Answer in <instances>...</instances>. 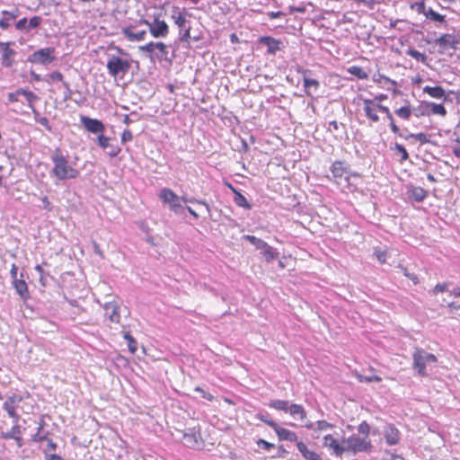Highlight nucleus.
Segmentation results:
<instances>
[{"mask_svg": "<svg viewBox=\"0 0 460 460\" xmlns=\"http://www.w3.org/2000/svg\"><path fill=\"white\" fill-rule=\"evenodd\" d=\"M32 113L34 115L35 121L43 126L48 131H52V127L47 117H41L36 109H33Z\"/></svg>", "mask_w": 460, "mask_h": 460, "instance_id": "33", "label": "nucleus"}, {"mask_svg": "<svg viewBox=\"0 0 460 460\" xmlns=\"http://www.w3.org/2000/svg\"><path fill=\"white\" fill-rule=\"evenodd\" d=\"M16 52L10 47L5 49L4 51L2 52V65L4 67H11L14 64V58Z\"/></svg>", "mask_w": 460, "mask_h": 460, "instance_id": "32", "label": "nucleus"}, {"mask_svg": "<svg viewBox=\"0 0 460 460\" xmlns=\"http://www.w3.org/2000/svg\"><path fill=\"white\" fill-rule=\"evenodd\" d=\"M459 42V40L456 39L454 34L450 33L442 34L439 38L435 40V43L443 50L448 47L453 49H456Z\"/></svg>", "mask_w": 460, "mask_h": 460, "instance_id": "16", "label": "nucleus"}, {"mask_svg": "<svg viewBox=\"0 0 460 460\" xmlns=\"http://www.w3.org/2000/svg\"><path fill=\"white\" fill-rule=\"evenodd\" d=\"M22 95H23L28 102V106L33 111L35 109L34 103L39 100V97L32 92L23 89L22 92Z\"/></svg>", "mask_w": 460, "mask_h": 460, "instance_id": "34", "label": "nucleus"}, {"mask_svg": "<svg viewBox=\"0 0 460 460\" xmlns=\"http://www.w3.org/2000/svg\"><path fill=\"white\" fill-rule=\"evenodd\" d=\"M108 149L107 154L110 157H116L121 150L119 146L113 144H111L110 146H108Z\"/></svg>", "mask_w": 460, "mask_h": 460, "instance_id": "54", "label": "nucleus"}, {"mask_svg": "<svg viewBox=\"0 0 460 460\" xmlns=\"http://www.w3.org/2000/svg\"><path fill=\"white\" fill-rule=\"evenodd\" d=\"M130 62L117 56H112L107 62L106 67L110 75L117 77L124 75L130 69Z\"/></svg>", "mask_w": 460, "mask_h": 460, "instance_id": "6", "label": "nucleus"}, {"mask_svg": "<svg viewBox=\"0 0 460 460\" xmlns=\"http://www.w3.org/2000/svg\"><path fill=\"white\" fill-rule=\"evenodd\" d=\"M80 121L84 128L91 133L100 135L105 130L104 124L97 119H92L87 116H81Z\"/></svg>", "mask_w": 460, "mask_h": 460, "instance_id": "11", "label": "nucleus"}, {"mask_svg": "<svg viewBox=\"0 0 460 460\" xmlns=\"http://www.w3.org/2000/svg\"><path fill=\"white\" fill-rule=\"evenodd\" d=\"M15 28H16V30H18V31H29V30H28V22H27V19H26V18L20 19V20L15 23Z\"/></svg>", "mask_w": 460, "mask_h": 460, "instance_id": "56", "label": "nucleus"}, {"mask_svg": "<svg viewBox=\"0 0 460 460\" xmlns=\"http://www.w3.org/2000/svg\"><path fill=\"white\" fill-rule=\"evenodd\" d=\"M22 401V397L16 394L7 396L3 404V408L8 413L9 417H14V411H16Z\"/></svg>", "mask_w": 460, "mask_h": 460, "instance_id": "17", "label": "nucleus"}, {"mask_svg": "<svg viewBox=\"0 0 460 460\" xmlns=\"http://www.w3.org/2000/svg\"><path fill=\"white\" fill-rule=\"evenodd\" d=\"M18 13V9H14L13 11L3 10L1 12L3 17L0 19V28L3 30L8 29L11 25V22L17 18Z\"/></svg>", "mask_w": 460, "mask_h": 460, "instance_id": "21", "label": "nucleus"}, {"mask_svg": "<svg viewBox=\"0 0 460 460\" xmlns=\"http://www.w3.org/2000/svg\"><path fill=\"white\" fill-rule=\"evenodd\" d=\"M423 92L436 99H446V92L441 86H425Z\"/></svg>", "mask_w": 460, "mask_h": 460, "instance_id": "31", "label": "nucleus"}, {"mask_svg": "<svg viewBox=\"0 0 460 460\" xmlns=\"http://www.w3.org/2000/svg\"><path fill=\"white\" fill-rule=\"evenodd\" d=\"M45 81L48 84H52V83H54L56 81L63 83L64 82V76H63V75L59 71H54V72H52L51 74H49L48 75V78H46Z\"/></svg>", "mask_w": 460, "mask_h": 460, "instance_id": "45", "label": "nucleus"}, {"mask_svg": "<svg viewBox=\"0 0 460 460\" xmlns=\"http://www.w3.org/2000/svg\"><path fill=\"white\" fill-rule=\"evenodd\" d=\"M64 88H65V92H64V100L66 101L68 99H70L71 95H72V90L70 88V85L67 82L64 81L62 83Z\"/></svg>", "mask_w": 460, "mask_h": 460, "instance_id": "60", "label": "nucleus"}, {"mask_svg": "<svg viewBox=\"0 0 460 460\" xmlns=\"http://www.w3.org/2000/svg\"><path fill=\"white\" fill-rule=\"evenodd\" d=\"M13 286L16 291V293L24 300L29 298L30 294L28 290V286L25 280L23 279H14L13 280Z\"/></svg>", "mask_w": 460, "mask_h": 460, "instance_id": "26", "label": "nucleus"}, {"mask_svg": "<svg viewBox=\"0 0 460 460\" xmlns=\"http://www.w3.org/2000/svg\"><path fill=\"white\" fill-rule=\"evenodd\" d=\"M35 270L40 274V283L41 284V286L46 287L47 286V278H46V273H45L42 266L40 264L36 265Z\"/></svg>", "mask_w": 460, "mask_h": 460, "instance_id": "50", "label": "nucleus"}, {"mask_svg": "<svg viewBox=\"0 0 460 460\" xmlns=\"http://www.w3.org/2000/svg\"><path fill=\"white\" fill-rule=\"evenodd\" d=\"M272 429L277 434L279 440H285L289 442L297 441V435L294 431L282 428L278 423L273 424Z\"/></svg>", "mask_w": 460, "mask_h": 460, "instance_id": "19", "label": "nucleus"}, {"mask_svg": "<svg viewBox=\"0 0 460 460\" xmlns=\"http://www.w3.org/2000/svg\"><path fill=\"white\" fill-rule=\"evenodd\" d=\"M425 16L428 19H430L432 21L438 22H444L446 21L444 15L435 12L431 7H428Z\"/></svg>", "mask_w": 460, "mask_h": 460, "instance_id": "38", "label": "nucleus"}, {"mask_svg": "<svg viewBox=\"0 0 460 460\" xmlns=\"http://www.w3.org/2000/svg\"><path fill=\"white\" fill-rule=\"evenodd\" d=\"M348 72L355 75L358 79H367L368 77L367 73L358 66H352L348 69Z\"/></svg>", "mask_w": 460, "mask_h": 460, "instance_id": "35", "label": "nucleus"}, {"mask_svg": "<svg viewBox=\"0 0 460 460\" xmlns=\"http://www.w3.org/2000/svg\"><path fill=\"white\" fill-rule=\"evenodd\" d=\"M140 24H146L149 27L151 35L155 38H164L169 33V26L164 20L155 18L153 22H149L147 20L142 19L139 21Z\"/></svg>", "mask_w": 460, "mask_h": 460, "instance_id": "8", "label": "nucleus"}, {"mask_svg": "<svg viewBox=\"0 0 460 460\" xmlns=\"http://www.w3.org/2000/svg\"><path fill=\"white\" fill-rule=\"evenodd\" d=\"M407 54L413 58L414 59H416L417 61H420L423 64H425L427 62V56L424 54V53H421L414 49H410L408 51H407Z\"/></svg>", "mask_w": 460, "mask_h": 460, "instance_id": "40", "label": "nucleus"}, {"mask_svg": "<svg viewBox=\"0 0 460 460\" xmlns=\"http://www.w3.org/2000/svg\"><path fill=\"white\" fill-rule=\"evenodd\" d=\"M364 103V113L366 117H367L371 121L377 122L379 121V116L377 115V108L376 102L375 100L361 98Z\"/></svg>", "mask_w": 460, "mask_h": 460, "instance_id": "18", "label": "nucleus"}, {"mask_svg": "<svg viewBox=\"0 0 460 460\" xmlns=\"http://www.w3.org/2000/svg\"><path fill=\"white\" fill-rule=\"evenodd\" d=\"M160 199L163 202L169 205L170 209L177 215L182 214L184 208L180 202V197L177 196L172 190L164 188L160 191Z\"/></svg>", "mask_w": 460, "mask_h": 460, "instance_id": "7", "label": "nucleus"}, {"mask_svg": "<svg viewBox=\"0 0 460 460\" xmlns=\"http://www.w3.org/2000/svg\"><path fill=\"white\" fill-rule=\"evenodd\" d=\"M45 460H63L61 456L56 454H45Z\"/></svg>", "mask_w": 460, "mask_h": 460, "instance_id": "64", "label": "nucleus"}, {"mask_svg": "<svg viewBox=\"0 0 460 460\" xmlns=\"http://www.w3.org/2000/svg\"><path fill=\"white\" fill-rule=\"evenodd\" d=\"M255 418L257 420L264 422L265 424L270 426L271 429H272V425L277 423L275 420H273L270 418L269 412H267V411H261V412L256 413Z\"/></svg>", "mask_w": 460, "mask_h": 460, "instance_id": "37", "label": "nucleus"}, {"mask_svg": "<svg viewBox=\"0 0 460 460\" xmlns=\"http://www.w3.org/2000/svg\"><path fill=\"white\" fill-rule=\"evenodd\" d=\"M229 188L232 190V191L234 194V201L236 206H238L240 208H243L245 209H251L252 208V205L248 202L246 198L241 192H239L231 184H229Z\"/></svg>", "mask_w": 460, "mask_h": 460, "instance_id": "27", "label": "nucleus"}, {"mask_svg": "<svg viewBox=\"0 0 460 460\" xmlns=\"http://www.w3.org/2000/svg\"><path fill=\"white\" fill-rule=\"evenodd\" d=\"M412 368L417 371L420 376H427V367L435 365L438 362L437 357L423 349H416L412 354Z\"/></svg>", "mask_w": 460, "mask_h": 460, "instance_id": "2", "label": "nucleus"}, {"mask_svg": "<svg viewBox=\"0 0 460 460\" xmlns=\"http://www.w3.org/2000/svg\"><path fill=\"white\" fill-rule=\"evenodd\" d=\"M171 18L174 22V24L179 28V41L190 43L191 39L190 27L187 25L188 22L185 15L178 6L172 7Z\"/></svg>", "mask_w": 460, "mask_h": 460, "instance_id": "4", "label": "nucleus"}, {"mask_svg": "<svg viewBox=\"0 0 460 460\" xmlns=\"http://www.w3.org/2000/svg\"><path fill=\"white\" fill-rule=\"evenodd\" d=\"M256 443H257L258 447H260L267 451L270 450L271 448H273L275 447L274 444L270 443L263 438H259Z\"/></svg>", "mask_w": 460, "mask_h": 460, "instance_id": "55", "label": "nucleus"}, {"mask_svg": "<svg viewBox=\"0 0 460 460\" xmlns=\"http://www.w3.org/2000/svg\"><path fill=\"white\" fill-rule=\"evenodd\" d=\"M123 36L131 42H138L144 40L146 36V31H136L134 25L123 27L121 30Z\"/></svg>", "mask_w": 460, "mask_h": 460, "instance_id": "15", "label": "nucleus"}, {"mask_svg": "<svg viewBox=\"0 0 460 460\" xmlns=\"http://www.w3.org/2000/svg\"><path fill=\"white\" fill-rule=\"evenodd\" d=\"M133 138V135L129 129H125L121 134V142L126 143L131 141Z\"/></svg>", "mask_w": 460, "mask_h": 460, "instance_id": "61", "label": "nucleus"}, {"mask_svg": "<svg viewBox=\"0 0 460 460\" xmlns=\"http://www.w3.org/2000/svg\"><path fill=\"white\" fill-rule=\"evenodd\" d=\"M343 443L345 452H351L354 455L359 452H369L372 448L369 438H360L356 435L344 438Z\"/></svg>", "mask_w": 460, "mask_h": 460, "instance_id": "5", "label": "nucleus"}, {"mask_svg": "<svg viewBox=\"0 0 460 460\" xmlns=\"http://www.w3.org/2000/svg\"><path fill=\"white\" fill-rule=\"evenodd\" d=\"M334 428V425L326 420H318L315 423L314 431H323Z\"/></svg>", "mask_w": 460, "mask_h": 460, "instance_id": "47", "label": "nucleus"}, {"mask_svg": "<svg viewBox=\"0 0 460 460\" xmlns=\"http://www.w3.org/2000/svg\"><path fill=\"white\" fill-rule=\"evenodd\" d=\"M288 412L295 420H303L306 418L305 410L301 404L291 403Z\"/></svg>", "mask_w": 460, "mask_h": 460, "instance_id": "30", "label": "nucleus"}, {"mask_svg": "<svg viewBox=\"0 0 460 460\" xmlns=\"http://www.w3.org/2000/svg\"><path fill=\"white\" fill-rule=\"evenodd\" d=\"M296 447L305 460H319L321 458L319 454L308 449L307 446L302 441L296 443Z\"/></svg>", "mask_w": 460, "mask_h": 460, "instance_id": "25", "label": "nucleus"}, {"mask_svg": "<svg viewBox=\"0 0 460 460\" xmlns=\"http://www.w3.org/2000/svg\"><path fill=\"white\" fill-rule=\"evenodd\" d=\"M290 405L291 402L289 401L279 399L270 400L268 403L270 408L284 412H288Z\"/></svg>", "mask_w": 460, "mask_h": 460, "instance_id": "29", "label": "nucleus"}, {"mask_svg": "<svg viewBox=\"0 0 460 460\" xmlns=\"http://www.w3.org/2000/svg\"><path fill=\"white\" fill-rule=\"evenodd\" d=\"M331 172L334 178H341L348 172V167L345 165L344 162L335 161L331 166Z\"/></svg>", "mask_w": 460, "mask_h": 460, "instance_id": "28", "label": "nucleus"}, {"mask_svg": "<svg viewBox=\"0 0 460 460\" xmlns=\"http://www.w3.org/2000/svg\"><path fill=\"white\" fill-rule=\"evenodd\" d=\"M22 92H23V88H19L15 92L9 93L7 94V100L10 102H15L19 101V96L22 95Z\"/></svg>", "mask_w": 460, "mask_h": 460, "instance_id": "52", "label": "nucleus"}, {"mask_svg": "<svg viewBox=\"0 0 460 460\" xmlns=\"http://www.w3.org/2000/svg\"><path fill=\"white\" fill-rule=\"evenodd\" d=\"M40 431H41V430H39V429H37V432H36V434H34V435H33V437H32V440H33L34 442H41V441H44V440H46V439H47V436H46V435H41V434H40Z\"/></svg>", "mask_w": 460, "mask_h": 460, "instance_id": "62", "label": "nucleus"}, {"mask_svg": "<svg viewBox=\"0 0 460 460\" xmlns=\"http://www.w3.org/2000/svg\"><path fill=\"white\" fill-rule=\"evenodd\" d=\"M394 149L401 155V162L406 161L409 158V154L402 145L395 143Z\"/></svg>", "mask_w": 460, "mask_h": 460, "instance_id": "46", "label": "nucleus"}, {"mask_svg": "<svg viewBox=\"0 0 460 460\" xmlns=\"http://www.w3.org/2000/svg\"><path fill=\"white\" fill-rule=\"evenodd\" d=\"M261 251L267 261H273L277 256V253L274 252V249L268 243H266V247L262 248V250Z\"/></svg>", "mask_w": 460, "mask_h": 460, "instance_id": "41", "label": "nucleus"}, {"mask_svg": "<svg viewBox=\"0 0 460 460\" xmlns=\"http://www.w3.org/2000/svg\"><path fill=\"white\" fill-rule=\"evenodd\" d=\"M446 292L448 294V296L453 297L454 300L447 302L446 298L443 299L444 302H447V306L451 310H459L460 309V287L455 286L452 282H443L438 283L434 288L432 289L433 295H438V293Z\"/></svg>", "mask_w": 460, "mask_h": 460, "instance_id": "3", "label": "nucleus"}, {"mask_svg": "<svg viewBox=\"0 0 460 460\" xmlns=\"http://www.w3.org/2000/svg\"><path fill=\"white\" fill-rule=\"evenodd\" d=\"M55 49L44 48L33 52L29 57V61L31 63L40 64L47 66L55 60Z\"/></svg>", "mask_w": 460, "mask_h": 460, "instance_id": "9", "label": "nucleus"}, {"mask_svg": "<svg viewBox=\"0 0 460 460\" xmlns=\"http://www.w3.org/2000/svg\"><path fill=\"white\" fill-rule=\"evenodd\" d=\"M97 143L101 148L107 149L111 145V138L102 133L97 137Z\"/></svg>", "mask_w": 460, "mask_h": 460, "instance_id": "48", "label": "nucleus"}, {"mask_svg": "<svg viewBox=\"0 0 460 460\" xmlns=\"http://www.w3.org/2000/svg\"><path fill=\"white\" fill-rule=\"evenodd\" d=\"M105 315L111 323H119L120 321L119 305L115 301H108L102 305Z\"/></svg>", "mask_w": 460, "mask_h": 460, "instance_id": "14", "label": "nucleus"}, {"mask_svg": "<svg viewBox=\"0 0 460 460\" xmlns=\"http://www.w3.org/2000/svg\"><path fill=\"white\" fill-rule=\"evenodd\" d=\"M42 22V18L40 16H33L30 19L28 22V30L29 31L32 29L38 28Z\"/></svg>", "mask_w": 460, "mask_h": 460, "instance_id": "49", "label": "nucleus"}, {"mask_svg": "<svg viewBox=\"0 0 460 460\" xmlns=\"http://www.w3.org/2000/svg\"><path fill=\"white\" fill-rule=\"evenodd\" d=\"M195 391L199 392L202 398H204V399H206V400H208L209 402L214 400V396L211 394L206 392L204 389H202L199 386H197L195 388Z\"/></svg>", "mask_w": 460, "mask_h": 460, "instance_id": "58", "label": "nucleus"}, {"mask_svg": "<svg viewBox=\"0 0 460 460\" xmlns=\"http://www.w3.org/2000/svg\"><path fill=\"white\" fill-rule=\"evenodd\" d=\"M416 5H417L418 13H423L425 15L427 13L428 7L425 5L424 2L417 3Z\"/></svg>", "mask_w": 460, "mask_h": 460, "instance_id": "63", "label": "nucleus"}, {"mask_svg": "<svg viewBox=\"0 0 460 460\" xmlns=\"http://www.w3.org/2000/svg\"><path fill=\"white\" fill-rule=\"evenodd\" d=\"M2 438L4 439H14L18 447H22V429L18 424H13L10 431L2 433Z\"/></svg>", "mask_w": 460, "mask_h": 460, "instance_id": "23", "label": "nucleus"}, {"mask_svg": "<svg viewBox=\"0 0 460 460\" xmlns=\"http://www.w3.org/2000/svg\"><path fill=\"white\" fill-rule=\"evenodd\" d=\"M409 199L415 202H422L428 196V191L419 186H410L406 192Z\"/></svg>", "mask_w": 460, "mask_h": 460, "instance_id": "20", "label": "nucleus"}, {"mask_svg": "<svg viewBox=\"0 0 460 460\" xmlns=\"http://www.w3.org/2000/svg\"><path fill=\"white\" fill-rule=\"evenodd\" d=\"M403 137L405 139L414 138L417 141H419L420 144H426V143L429 142V139L428 138V136L425 133H417V134L411 133L408 136H405Z\"/></svg>", "mask_w": 460, "mask_h": 460, "instance_id": "43", "label": "nucleus"}, {"mask_svg": "<svg viewBox=\"0 0 460 460\" xmlns=\"http://www.w3.org/2000/svg\"><path fill=\"white\" fill-rule=\"evenodd\" d=\"M124 339L128 341V347L131 353H135L137 349V343L129 332L124 333Z\"/></svg>", "mask_w": 460, "mask_h": 460, "instance_id": "42", "label": "nucleus"}, {"mask_svg": "<svg viewBox=\"0 0 460 460\" xmlns=\"http://www.w3.org/2000/svg\"><path fill=\"white\" fill-rule=\"evenodd\" d=\"M394 113L402 119H409L411 115V108L410 105L403 106L395 110Z\"/></svg>", "mask_w": 460, "mask_h": 460, "instance_id": "39", "label": "nucleus"}, {"mask_svg": "<svg viewBox=\"0 0 460 460\" xmlns=\"http://www.w3.org/2000/svg\"><path fill=\"white\" fill-rule=\"evenodd\" d=\"M323 447L332 450V454L341 456L345 453L344 445H341L332 435H325L323 438Z\"/></svg>", "mask_w": 460, "mask_h": 460, "instance_id": "12", "label": "nucleus"}, {"mask_svg": "<svg viewBox=\"0 0 460 460\" xmlns=\"http://www.w3.org/2000/svg\"><path fill=\"white\" fill-rule=\"evenodd\" d=\"M155 49H157L162 53V56L166 58L168 54V48L164 42H155Z\"/></svg>", "mask_w": 460, "mask_h": 460, "instance_id": "59", "label": "nucleus"}, {"mask_svg": "<svg viewBox=\"0 0 460 460\" xmlns=\"http://www.w3.org/2000/svg\"><path fill=\"white\" fill-rule=\"evenodd\" d=\"M181 199L183 202H185V203L190 202V203H199V204H201V205L205 206V208H206V209H207V211H208V212H209V211H210V208H209L208 204L206 201H204V200H198V199H187L186 197H181V198H180V200H181Z\"/></svg>", "mask_w": 460, "mask_h": 460, "instance_id": "53", "label": "nucleus"}, {"mask_svg": "<svg viewBox=\"0 0 460 460\" xmlns=\"http://www.w3.org/2000/svg\"><path fill=\"white\" fill-rule=\"evenodd\" d=\"M383 436L389 446L397 445L401 439V433L394 424H387L384 427Z\"/></svg>", "mask_w": 460, "mask_h": 460, "instance_id": "13", "label": "nucleus"}, {"mask_svg": "<svg viewBox=\"0 0 460 460\" xmlns=\"http://www.w3.org/2000/svg\"><path fill=\"white\" fill-rule=\"evenodd\" d=\"M357 378L359 382L365 383H378L381 382L382 378L379 376L372 375V376H364V375H357Z\"/></svg>", "mask_w": 460, "mask_h": 460, "instance_id": "44", "label": "nucleus"}, {"mask_svg": "<svg viewBox=\"0 0 460 460\" xmlns=\"http://www.w3.org/2000/svg\"><path fill=\"white\" fill-rule=\"evenodd\" d=\"M358 430L360 434L364 435L363 438H368L369 432H370V426L367 421H362L358 427Z\"/></svg>", "mask_w": 460, "mask_h": 460, "instance_id": "51", "label": "nucleus"}, {"mask_svg": "<svg viewBox=\"0 0 460 460\" xmlns=\"http://www.w3.org/2000/svg\"><path fill=\"white\" fill-rule=\"evenodd\" d=\"M183 443L186 447L196 450H200L204 447V441L199 429H196L195 428L188 429V431L183 434Z\"/></svg>", "mask_w": 460, "mask_h": 460, "instance_id": "10", "label": "nucleus"}, {"mask_svg": "<svg viewBox=\"0 0 460 460\" xmlns=\"http://www.w3.org/2000/svg\"><path fill=\"white\" fill-rule=\"evenodd\" d=\"M303 86L305 88V94L307 96H312L314 93L318 91L320 84L317 80L304 75Z\"/></svg>", "mask_w": 460, "mask_h": 460, "instance_id": "24", "label": "nucleus"}, {"mask_svg": "<svg viewBox=\"0 0 460 460\" xmlns=\"http://www.w3.org/2000/svg\"><path fill=\"white\" fill-rule=\"evenodd\" d=\"M155 49V42H149L146 45L140 46L139 50L152 54Z\"/></svg>", "mask_w": 460, "mask_h": 460, "instance_id": "57", "label": "nucleus"}, {"mask_svg": "<svg viewBox=\"0 0 460 460\" xmlns=\"http://www.w3.org/2000/svg\"><path fill=\"white\" fill-rule=\"evenodd\" d=\"M259 41L260 43L267 46L268 53L270 54H275L280 49V41L270 36L261 37Z\"/></svg>", "mask_w": 460, "mask_h": 460, "instance_id": "22", "label": "nucleus"}, {"mask_svg": "<svg viewBox=\"0 0 460 460\" xmlns=\"http://www.w3.org/2000/svg\"><path fill=\"white\" fill-rule=\"evenodd\" d=\"M426 105L428 107H430L431 108V112L433 114H436V115H440L442 117L446 116L447 115V110L446 108L444 107L443 104L439 103V104H437V103H434V102H426Z\"/></svg>", "mask_w": 460, "mask_h": 460, "instance_id": "36", "label": "nucleus"}, {"mask_svg": "<svg viewBox=\"0 0 460 460\" xmlns=\"http://www.w3.org/2000/svg\"><path fill=\"white\" fill-rule=\"evenodd\" d=\"M53 168L50 174L58 181L75 179L79 176V171L72 166L68 161V155H64L60 148H56L50 155Z\"/></svg>", "mask_w": 460, "mask_h": 460, "instance_id": "1", "label": "nucleus"}]
</instances>
